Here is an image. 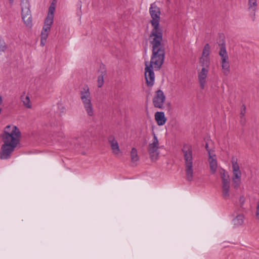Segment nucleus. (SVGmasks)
Segmentation results:
<instances>
[{"mask_svg": "<svg viewBox=\"0 0 259 259\" xmlns=\"http://www.w3.org/2000/svg\"><path fill=\"white\" fill-rule=\"evenodd\" d=\"M54 17L47 15L45 21V25L43 27L42 30L45 32L50 31L51 25L53 22Z\"/></svg>", "mask_w": 259, "mask_h": 259, "instance_id": "20", "label": "nucleus"}, {"mask_svg": "<svg viewBox=\"0 0 259 259\" xmlns=\"http://www.w3.org/2000/svg\"><path fill=\"white\" fill-rule=\"evenodd\" d=\"M210 48L208 44H206L203 49L202 54L199 58V64L202 68L209 69L210 61Z\"/></svg>", "mask_w": 259, "mask_h": 259, "instance_id": "9", "label": "nucleus"}, {"mask_svg": "<svg viewBox=\"0 0 259 259\" xmlns=\"http://www.w3.org/2000/svg\"><path fill=\"white\" fill-rule=\"evenodd\" d=\"M21 5L22 18L25 24L27 26L30 27L32 25V18L29 9V5L28 3H24L23 0H21Z\"/></svg>", "mask_w": 259, "mask_h": 259, "instance_id": "10", "label": "nucleus"}, {"mask_svg": "<svg viewBox=\"0 0 259 259\" xmlns=\"http://www.w3.org/2000/svg\"><path fill=\"white\" fill-rule=\"evenodd\" d=\"M159 142L156 135L153 134V139L152 143H150L148 147V151L152 161H156L159 156Z\"/></svg>", "mask_w": 259, "mask_h": 259, "instance_id": "8", "label": "nucleus"}, {"mask_svg": "<svg viewBox=\"0 0 259 259\" xmlns=\"http://www.w3.org/2000/svg\"><path fill=\"white\" fill-rule=\"evenodd\" d=\"M80 98L87 114L90 116H93L94 111L89 88L88 86L83 88L80 91Z\"/></svg>", "mask_w": 259, "mask_h": 259, "instance_id": "4", "label": "nucleus"}, {"mask_svg": "<svg viewBox=\"0 0 259 259\" xmlns=\"http://www.w3.org/2000/svg\"><path fill=\"white\" fill-rule=\"evenodd\" d=\"M21 133L19 129L15 125H7L2 135L4 143L17 146L19 143Z\"/></svg>", "mask_w": 259, "mask_h": 259, "instance_id": "3", "label": "nucleus"}, {"mask_svg": "<svg viewBox=\"0 0 259 259\" xmlns=\"http://www.w3.org/2000/svg\"><path fill=\"white\" fill-rule=\"evenodd\" d=\"M131 160L133 162H137L139 160L137 150L135 148H133L131 152Z\"/></svg>", "mask_w": 259, "mask_h": 259, "instance_id": "22", "label": "nucleus"}, {"mask_svg": "<svg viewBox=\"0 0 259 259\" xmlns=\"http://www.w3.org/2000/svg\"><path fill=\"white\" fill-rule=\"evenodd\" d=\"M7 49V46L4 40L0 36V52H4Z\"/></svg>", "mask_w": 259, "mask_h": 259, "instance_id": "27", "label": "nucleus"}, {"mask_svg": "<svg viewBox=\"0 0 259 259\" xmlns=\"http://www.w3.org/2000/svg\"><path fill=\"white\" fill-rule=\"evenodd\" d=\"M55 10V4L52 3L49 8V12L48 15L54 17V13Z\"/></svg>", "mask_w": 259, "mask_h": 259, "instance_id": "26", "label": "nucleus"}, {"mask_svg": "<svg viewBox=\"0 0 259 259\" xmlns=\"http://www.w3.org/2000/svg\"><path fill=\"white\" fill-rule=\"evenodd\" d=\"M21 99L24 106H25L28 108H30L31 107V105L30 103V99L29 96H22Z\"/></svg>", "mask_w": 259, "mask_h": 259, "instance_id": "24", "label": "nucleus"}, {"mask_svg": "<svg viewBox=\"0 0 259 259\" xmlns=\"http://www.w3.org/2000/svg\"><path fill=\"white\" fill-rule=\"evenodd\" d=\"M2 97H1V96L0 95V105L2 104Z\"/></svg>", "mask_w": 259, "mask_h": 259, "instance_id": "32", "label": "nucleus"}, {"mask_svg": "<svg viewBox=\"0 0 259 259\" xmlns=\"http://www.w3.org/2000/svg\"><path fill=\"white\" fill-rule=\"evenodd\" d=\"M255 216L257 219L259 220V200L256 203Z\"/></svg>", "mask_w": 259, "mask_h": 259, "instance_id": "29", "label": "nucleus"}, {"mask_svg": "<svg viewBox=\"0 0 259 259\" xmlns=\"http://www.w3.org/2000/svg\"><path fill=\"white\" fill-rule=\"evenodd\" d=\"M230 183L222 184V196L227 200L230 197Z\"/></svg>", "mask_w": 259, "mask_h": 259, "instance_id": "18", "label": "nucleus"}, {"mask_svg": "<svg viewBox=\"0 0 259 259\" xmlns=\"http://www.w3.org/2000/svg\"><path fill=\"white\" fill-rule=\"evenodd\" d=\"M165 99L166 97L163 91L161 90H157L155 92L152 99L153 106L155 108L162 109L164 107L163 104Z\"/></svg>", "mask_w": 259, "mask_h": 259, "instance_id": "11", "label": "nucleus"}, {"mask_svg": "<svg viewBox=\"0 0 259 259\" xmlns=\"http://www.w3.org/2000/svg\"><path fill=\"white\" fill-rule=\"evenodd\" d=\"M215 157V155H212V158H211L209 157V167L211 174L215 173L218 167V163Z\"/></svg>", "mask_w": 259, "mask_h": 259, "instance_id": "17", "label": "nucleus"}, {"mask_svg": "<svg viewBox=\"0 0 259 259\" xmlns=\"http://www.w3.org/2000/svg\"><path fill=\"white\" fill-rule=\"evenodd\" d=\"M208 70L209 69L202 68L200 70L198 71V79L201 89H204L206 86Z\"/></svg>", "mask_w": 259, "mask_h": 259, "instance_id": "13", "label": "nucleus"}, {"mask_svg": "<svg viewBox=\"0 0 259 259\" xmlns=\"http://www.w3.org/2000/svg\"><path fill=\"white\" fill-rule=\"evenodd\" d=\"M219 45L220 46L219 55L221 56V63L223 72L225 75H228L230 72V64L228 60L229 57L226 51L225 44L223 41Z\"/></svg>", "mask_w": 259, "mask_h": 259, "instance_id": "6", "label": "nucleus"}, {"mask_svg": "<svg viewBox=\"0 0 259 259\" xmlns=\"http://www.w3.org/2000/svg\"><path fill=\"white\" fill-rule=\"evenodd\" d=\"M112 152L115 155H118L120 152V149L117 141L113 136H110L108 138Z\"/></svg>", "mask_w": 259, "mask_h": 259, "instance_id": "14", "label": "nucleus"}, {"mask_svg": "<svg viewBox=\"0 0 259 259\" xmlns=\"http://www.w3.org/2000/svg\"><path fill=\"white\" fill-rule=\"evenodd\" d=\"M25 1H26V2L25 3H28L27 0H25Z\"/></svg>", "mask_w": 259, "mask_h": 259, "instance_id": "34", "label": "nucleus"}, {"mask_svg": "<svg viewBox=\"0 0 259 259\" xmlns=\"http://www.w3.org/2000/svg\"><path fill=\"white\" fill-rule=\"evenodd\" d=\"M182 152L184 160L186 178L187 181H191L193 178V155L192 147L188 144H185L182 148Z\"/></svg>", "mask_w": 259, "mask_h": 259, "instance_id": "2", "label": "nucleus"}, {"mask_svg": "<svg viewBox=\"0 0 259 259\" xmlns=\"http://www.w3.org/2000/svg\"><path fill=\"white\" fill-rule=\"evenodd\" d=\"M205 148L208 153L209 157L210 158H212V155H213V154H211V150L209 149L208 143L205 144Z\"/></svg>", "mask_w": 259, "mask_h": 259, "instance_id": "30", "label": "nucleus"}, {"mask_svg": "<svg viewBox=\"0 0 259 259\" xmlns=\"http://www.w3.org/2000/svg\"><path fill=\"white\" fill-rule=\"evenodd\" d=\"M154 117L158 125H163L166 123V118L163 112H156L155 113Z\"/></svg>", "mask_w": 259, "mask_h": 259, "instance_id": "16", "label": "nucleus"}, {"mask_svg": "<svg viewBox=\"0 0 259 259\" xmlns=\"http://www.w3.org/2000/svg\"><path fill=\"white\" fill-rule=\"evenodd\" d=\"M257 6V0H248V10L250 11V16L253 21L255 19V12Z\"/></svg>", "mask_w": 259, "mask_h": 259, "instance_id": "15", "label": "nucleus"}, {"mask_svg": "<svg viewBox=\"0 0 259 259\" xmlns=\"http://www.w3.org/2000/svg\"><path fill=\"white\" fill-rule=\"evenodd\" d=\"M16 147L17 146L13 144L4 143V144L2 146L0 152L1 158L7 159L10 158L11 154Z\"/></svg>", "mask_w": 259, "mask_h": 259, "instance_id": "12", "label": "nucleus"}, {"mask_svg": "<svg viewBox=\"0 0 259 259\" xmlns=\"http://www.w3.org/2000/svg\"><path fill=\"white\" fill-rule=\"evenodd\" d=\"M232 171L233 176L232 181L235 188H238L240 184L241 172L240 170L239 166L237 163V158L235 157L232 158Z\"/></svg>", "mask_w": 259, "mask_h": 259, "instance_id": "7", "label": "nucleus"}, {"mask_svg": "<svg viewBox=\"0 0 259 259\" xmlns=\"http://www.w3.org/2000/svg\"><path fill=\"white\" fill-rule=\"evenodd\" d=\"M245 122V118H244V116L242 117V118H241V122L243 124Z\"/></svg>", "mask_w": 259, "mask_h": 259, "instance_id": "31", "label": "nucleus"}, {"mask_svg": "<svg viewBox=\"0 0 259 259\" xmlns=\"http://www.w3.org/2000/svg\"><path fill=\"white\" fill-rule=\"evenodd\" d=\"M149 40L152 47V53L150 62H145V77L147 85L151 87L155 81L153 66L156 70L160 69L164 60L165 48L162 33H150Z\"/></svg>", "mask_w": 259, "mask_h": 259, "instance_id": "1", "label": "nucleus"}, {"mask_svg": "<svg viewBox=\"0 0 259 259\" xmlns=\"http://www.w3.org/2000/svg\"><path fill=\"white\" fill-rule=\"evenodd\" d=\"M219 172L222 179V184L230 183L229 176L227 171L220 168L219 169Z\"/></svg>", "mask_w": 259, "mask_h": 259, "instance_id": "19", "label": "nucleus"}, {"mask_svg": "<svg viewBox=\"0 0 259 259\" xmlns=\"http://www.w3.org/2000/svg\"><path fill=\"white\" fill-rule=\"evenodd\" d=\"M236 217L233 219L232 222L234 226L237 227L243 224L244 220V216L243 214H237L236 213Z\"/></svg>", "mask_w": 259, "mask_h": 259, "instance_id": "21", "label": "nucleus"}, {"mask_svg": "<svg viewBox=\"0 0 259 259\" xmlns=\"http://www.w3.org/2000/svg\"><path fill=\"white\" fill-rule=\"evenodd\" d=\"M106 74V71L101 72V74L98 77V87L101 88L104 83V76Z\"/></svg>", "mask_w": 259, "mask_h": 259, "instance_id": "23", "label": "nucleus"}, {"mask_svg": "<svg viewBox=\"0 0 259 259\" xmlns=\"http://www.w3.org/2000/svg\"><path fill=\"white\" fill-rule=\"evenodd\" d=\"M14 0H9L10 3H13Z\"/></svg>", "mask_w": 259, "mask_h": 259, "instance_id": "33", "label": "nucleus"}, {"mask_svg": "<svg viewBox=\"0 0 259 259\" xmlns=\"http://www.w3.org/2000/svg\"><path fill=\"white\" fill-rule=\"evenodd\" d=\"M246 111V107L244 105H243L241 108V112H240V118H242L243 117L245 116Z\"/></svg>", "mask_w": 259, "mask_h": 259, "instance_id": "28", "label": "nucleus"}, {"mask_svg": "<svg viewBox=\"0 0 259 259\" xmlns=\"http://www.w3.org/2000/svg\"><path fill=\"white\" fill-rule=\"evenodd\" d=\"M149 12L152 20L151 21L153 29L151 32H159V23L160 20V9L156 5L155 3L151 4Z\"/></svg>", "mask_w": 259, "mask_h": 259, "instance_id": "5", "label": "nucleus"}, {"mask_svg": "<svg viewBox=\"0 0 259 259\" xmlns=\"http://www.w3.org/2000/svg\"><path fill=\"white\" fill-rule=\"evenodd\" d=\"M48 37V33H41L40 45L44 47L47 41Z\"/></svg>", "mask_w": 259, "mask_h": 259, "instance_id": "25", "label": "nucleus"}]
</instances>
